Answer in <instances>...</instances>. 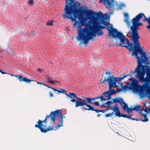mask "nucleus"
<instances>
[{"instance_id": "obj_1", "label": "nucleus", "mask_w": 150, "mask_h": 150, "mask_svg": "<svg viewBox=\"0 0 150 150\" xmlns=\"http://www.w3.org/2000/svg\"><path fill=\"white\" fill-rule=\"evenodd\" d=\"M134 50L132 52V55L134 56L137 59L138 65L135 70H130L129 75L133 76L136 74V77L139 81L143 82L145 80L150 81V67L148 66V59L146 52L143 51L139 43H136Z\"/></svg>"}, {"instance_id": "obj_2", "label": "nucleus", "mask_w": 150, "mask_h": 150, "mask_svg": "<svg viewBox=\"0 0 150 150\" xmlns=\"http://www.w3.org/2000/svg\"><path fill=\"white\" fill-rule=\"evenodd\" d=\"M74 0H73L72 2H71L69 4L65 5L64 9V12L62 15L64 18L70 19L72 21L74 22V27H75L78 23L76 20V19L78 18L79 21V23L80 24V26H85L93 28H95L97 31L98 29H103L105 28L104 26L100 25V22H94L93 24V26L86 23V18L82 14H79V11L78 8L80 6V4L77 2H74Z\"/></svg>"}, {"instance_id": "obj_3", "label": "nucleus", "mask_w": 150, "mask_h": 150, "mask_svg": "<svg viewBox=\"0 0 150 150\" xmlns=\"http://www.w3.org/2000/svg\"><path fill=\"white\" fill-rule=\"evenodd\" d=\"M79 26L77 28L78 35L76 37L78 41H83V43L86 46L88 43L89 40H91L96 36V33L98 36L103 35H104L102 30L98 29L96 31L95 28H92L90 27H86L81 28L80 24L78 23Z\"/></svg>"}, {"instance_id": "obj_4", "label": "nucleus", "mask_w": 150, "mask_h": 150, "mask_svg": "<svg viewBox=\"0 0 150 150\" xmlns=\"http://www.w3.org/2000/svg\"><path fill=\"white\" fill-rule=\"evenodd\" d=\"M106 28L108 30L110 37L119 39L120 41V46L125 47L132 52L134 50L136 43L132 39V41L134 42L133 43H130L129 40L123 35L122 33L119 32L117 30L113 28L112 27H106Z\"/></svg>"}, {"instance_id": "obj_5", "label": "nucleus", "mask_w": 150, "mask_h": 150, "mask_svg": "<svg viewBox=\"0 0 150 150\" xmlns=\"http://www.w3.org/2000/svg\"><path fill=\"white\" fill-rule=\"evenodd\" d=\"M56 112H51L49 115L46 116L45 119L43 121L39 120L37 124L35 125V127L38 128L42 132L44 133L53 130L56 120V119H55L56 116Z\"/></svg>"}, {"instance_id": "obj_6", "label": "nucleus", "mask_w": 150, "mask_h": 150, "mask_svg": "<svg viewBox=\"0 0 150 150\" xmlns=\"http://www.w3.org/2000/svg\"><path fill=\"white\" fill-rule=\"evenodd\" d=\"M123 74L124 76L122 78L115 77L113 75L109 76L107 78L105 77L104 80H103L102 79L100 80V82L103 83L105 82H107L110 91L112 90L113 92H114L115 91L114 90V88L115 87H117L116 83L117 81H120L124 78L128 76L130 77L132 76H131V75H129V74L127 75H125L124 73H123Z\"/></svg>"}, {"instance_id": "obj_7", "label": "nucleus", "mask_w": 150, "mask_h": 150, "mask_svg": "<svg viewBox=\"0 0 150 150\" xmlns=\"http://www.w3.org/2000/svg\"><path fill=\"white\" fill-rule=\"evenodd\" d=\"M87 18L91 20L93 24L94 22H99V19H105L103 13L101 12L95 13L89 10L88 9L84 10L83 11Z\"/></svg>"}, {"instance_id": "obj_8", "label": "nucleus", "mask_w": 150, "mask_h": 150, "mask_svg": "<svg viewBox=\"0 0 150 150\" xmlns=\"http://www.w3.org/2000/svg\"><path fill=\"white\" fill-rule=\"evenodd\" d=\"M139 21H132L133 25L131 27V32L130 31H129L131 38L135 43H139V39L140 38L137 32V27L139 26L143 25L142 23Z\"/></svg>"}, {"instance_id": "obj_9", "label": "nucleus", "mask_w": 150, "mask_h": 150, "mask_svg": "<svg viewBox=\"0 0 150 150\" xmlns=\"http://www.w3.org/2000/svg\"><path fill=\"white\" fill-rule=\"evenodd\" d=\"M81 97L83 98V100L82 101H77L76 106H80L81 107L86 106L88 107V108H85V110H91L89 109L90 107V106L92 107L91 105H88V103L93 104L92 102V101L94 100H96L98 99L99 98L100 96H98V97L96 98H89L88 97H86L84 96H82Z\"/></svg>"}, {"instance_id": "obj_10", "label": "nucleus", "mask_w": 150, "mask_h": 150, "mask_svg": "<svg viewBox=\"0 0 150 150\" xmlns=\"http://www.w3.org/2000/svg\"><path fill=\"white\" fill-rule=\"evenodd\" d=\"M145 82L144 84L142 86H140V93L141 94L145 95V91H146L147 94L149 95V98L150 100V81L145 80L143 81Z\"/></svg>"}, {"instance_id": "obj_11", "label": "nucleus", "mask_w": 150, "mask_h": 150, "mask_svg": "<svg viewBox=\"0 0 150 150\" xmlns=\"http://www.w3.org/2000/svg\"><path fill=\"white\" fill-rule=\"evenodd\" d=\"M143 16H144L145 18L144 19V21H146L149 24L147 26L146 28L147 29H149L150 31V17L148 18H147L143 13H141L134 17L132 19V21H139L140 19L142 18Z\"/></svg>"}, {"instance_id": "obj_12", "label": "nucleus", "mask_w": 150, "mask_h": 150, "mask_svg": "<svg viewBox=\"0 0 150 150\" xmlns=\"http://www.w3.org/2000/svg\"><path fill=\"white\" fill-rule=\"evenodd\" d=\"M67 96H68L69 97L71 98V101L73 103H75V107L77 108L79 107L80 106H76V104L77 103V101H82L83 100V98H79L77 96V95L73 93H69V95L66 93L64 92Z\"/></svg>"}, {"instance_id": "obj_13", "label": "nucleus", "mask_w": 150, "mask_h": 150, "mask_svg": "<svg viewBox=\"0 0 150 150\" xmlns=\"http://www.w3.org/2000/svg\"><path fill=\"white\" fill-rule=\"evenodd\" d=\"M103 2H104V5L110 11L113 10L114 7V0H100V3H102Z\"/></svg>"}, {"instance_id": "obj_14", "label": "nucleus", "mask_w": 150, "mask_h": 150, "mask_svg": "<svg viewBox=\"0 0 150 150\" xmlns=\"http://www.w3.org/2000/svg\"><path fill=\"white\" fill-rule=\"evenodd\" d=\"M130 80L131 81V86L132 88L134 89H136L137 87L139 86V94L141 96H144V94H141L140 92L141 88L140 86H140L138 84V81L137 80L134 78H131L130 79Z\"/></svg>"}, {"instance_id": "obj_15", "label": "nucleus", "mask_w": 150, "mask_h": 150, "mask_svg": "<svg viewBox=\"0 0 150 150\" xmlns=\"http://www.w3.org/2000/svg\"><path fill=\"white\" fill-rule=\"evenodd\" d=\"M12 76H15L16 77H17V79H19V81L21 82L24 81L26 83H30L31 81H35L28 79L26 77H23L21 75H15L13 74L11 75Z\"/></svg>"}, {"instance_id": "obj_16", "label": "nucleus", "mask_w": 150, "mask_h": 150, "mask_svg": "<svg viewBox=\"0 0 150 150\" xmlns=\"http://www.w3.org/2000/svg\"><path fill=\"white\" fill-rule=\"evenodd\" d=\"M116 92L115 91H114V92H113L112 91L110 90V89H109V90L108 91L103 93V95L105 97H106V100H108L110 99L111 98V96L114 94H115Z\"/></svg>"}, {"instance_id": "obj_17", "label": "nucleus", "mask_w": 150, "mask_h": 150, "mask_svg": "<svg viewBox=\"0 0 150 150\" xmlns=\"http://www.w3.org/2000/svg\"><path fill=\"white\" fill-rule=\"evenodd\" d=\"M124 111H126L128 113H132L133 111L132 107L129 108L127 104L126 103H124V105H123L122 108Z\"/></svg>"}, {"instance_id": "obj_18", "label": "nucleus", "mask_w": 150, "mask_h": 150, "mask_svg": "<svg viewBox=\"0 0 150 150\" xmlns=\"http://www.w3.org/2000/svg\"><path fill=\"white\" fill-rule=\"evenodd\" d=\"M139 113L143 117H142V118L140 120H139L143 122H147L149 120L148 118L147 117V115L146 114L143 113L142 110L140 111Z\"/></svg>"}, {"instance_id": "obj_19", "label": "nucleus", "mask_w": 150, "mask_h": 150, "mask_svg": "<svg viewBox=\"0 0 150 150\" xmlns=\"http://www.w3.org/2000/svg\"><path fill=\"white\" fill-rule=\"evenodd\" d=\"M43 85L49 88H51V89H52L55 92L57 91L58 92V93H57V94H59L60 93H64V92H67V91H65L64 90L62 89L61 88H59V89L61 91H59L57 89H56L54 88L51 87H50L48 86H47L46 85H45L44 84H43Z\"/></svg>"}, {"instance_id": "obj_20", "label": "nucleus", "mask_w": 150, "mask_h": 150, "mask_svg": "<svg viewBox=\"0 0 150 150\" xmlns=\"http://www.w3.org/2000/svg\"><path fill=\"white\" fill-rule=\"evenodd\" d=\"M55 111H56V112H55V113H56V116L55 117V119H56V117H58L59 115L61 116V117H62L63 118L65 117L63 115L62 113L61 110H56Z\"/></svg>"}, {"instance_id": "obj_21", "label": "nucleus", "mask_w": 150, "mask_h": 150, "mask_svg": "<svg viewBox=\"0 0 150 150\" xmlns=\"http://www.w3.org/2000/svg\"><path fill=\"white\" fill-rule=\"evenodd\" d=\"M141 106L139 105H136L134 106L133 107H132L133 111L135 110L136 112L139 111V109L141 108Z\"/></svg>"}, {"instance_id": "obj_22", "label": "nucleus", "mask_w": 150, "mask_h": 150, "mask_svg": "<svg viewBox=\"0 0 150 150\" xmlns=\"http://www.w3.org/2000/svg\"><path fill=\"white\" fill-rule=\"evenodd\" d=\"M47 80L49 83L52 84H54L57 82V81L56 80H51V78L49 76L47 77Z\"/></svg>"}, {"instance_id": "obj_23", "label": "nucleus", "mask_w": 150, "mask_h": 150, "mask_svg": "<svg viewBox=\"0 0 150 150\" xmlns=\"http://www.w3.org/2000/svg\"><path fill=\"white\" fill-rule=\"evenodd\" d=\"M90 108L89 109L91 110V111H95L97 113H98L99 112H102L103 113H104L105 112V111L104 110H96L94 109L93 107L90 106Z\"/></svg>"}, {"instance_id": "obj_24", "label": "nucleus", "mask_w": 150, "mask_h": 150, "mask_svg": "<svg viewBox=\"0 0 150 150\" xmlns=\"http://www.w3.org/2000/svg\"><path fill=\"white\" fill-rule=\"evenodd\" d=\"M63 121V117H61V120L60 121V124H59L57 126V129H58L61 126H63V125L62 124Z\"/></svg>"}, {"instance_id": "obj_25", "label": "nucleus", "mask_w": 150, "mask_h": 150, "mask_svg": "<svg viewBox=\"0 0 150 150\" xmlns=\"http://www.w3.org/2000/svg\"><path fill=\"white\" fill-rule=\"evenodd\" d=\"M112 110H113V112H116L119 110V109L117 107V104H116L114 106L113 108L111 109Z\"/></svg>"}, {"instance_id": "obj_26", "label": "nucleus", "mask_w": 150, "mask_h": 150, "mask_svg": "<svg viewBox=\"0 0 150 150\" xmlns=\"http://www.w3.org/2000/svg\"><path fill=\"white\" fill-rule=\"evenodd\" d=\"M119 101H118V102L121 105L122 107V106L123 105H122V104L124 105V103H125L123 100V99L121 98H118V100Z\"/></svg>"}, {"instance_id": "obj_27", "label": "nucleus", "mask_w": 150, "mask_h": 150, "mask_svg": "<svg viewBox=\"0 0 150 150\" xmlns=\"http://www.w3.org/2000/svg\"><path fill=\"white\" fill-rule=\"evenodd\" d=\"M112 103L111 101H108L107 102L105 103V105L106 107L110 106Z\"/></svg>"}, {"instance_id": "obj_28", "label": "nucleus", "mask_w": 150, "mask_h": 150, "mask_svg": "<svg viewBox=\"0 0 150 150\" xmlns=\"http://www.w3.org/2000/svg\"><path fill=\"white\" fill-rule=\"evenodd\" d=\"M116 114V116H118L119 117H121V114L120 111L118 110V111H117L115 112Z\"/></svg>"}, {"instance_id": "obj_29", "label": "nucleus", "mask_w": 150, "mask_h": 150, "mask_svg": "<svg viewBox=\"0 0 150 150\" xmlns=\"http://www.w3.org/2000/svg\"><path fill=\"white\" fill-rule=\"evenodd\" d=\"M113 113H114V112H112L111 113L106 114L105 115V117H111L112 116Z\"/></svg>"}, {"instance_id": "obj_30", "label": "nucleus", "mask_w": 150, "mask_h": 150, "mask_svg": "<svg viewBox=\"0 0 150 150\" xmlns=\"http://www.w3.org/2000/svg\"><path fill=\"white\" fill-rule=\"evenodd\" d=\"M34 0H28V4L30 6H33V4Z\"/></svg>"}, {"instance_id": "obj_31", "label": "nucleus", "mask_w": 150, "mask_h": 150, "mask_svg": "<svg viewBox=\"0 0 150 150\" xmlns=\"http://www.w3.org/2000/svg\"><path fill=\"white\" fill-rule=\"evenodd\" d=\"M127 118L128 119L132 120H136L137 121H139V120L138 119H136L134 118H132L131 117V116L130 115H127Z\"/></svg>"}, {"instance_id": "obj_32", "label": "nucleus", "mask_w": 150, "mask_h": 150, "mask_svg": "<svg viewBox=\"0 0 150 150\" xmlns=\"http://www.w3.org/2000/svg\"><path fill=\"white\" fill-rule=\"evenodd\" d=\"M53 21H49L47 22V25L48 26L52 25Z\"/></svg>"}, {"instance_id": "obj_33", "label": "nucleus", "mask_w": 150, "mask_h": 150, "mask_svg": "<svg viewBox=\"0 0 150 150\" xmlns=\"http://www.w3.org/2000/svg\"><path fill=\"white\" fill-rule=\"evenodd\" d=\"M146 114H150V107L148 108L147 107H146Z\"/></svg>"}, {"instance_id": "obj_34", "label": "nucleus", "mask_w": 150, "mask_h": 150, "mask_svg": "<svg viewBox=\"0 0 150 150\" xmlns=\"http://www.w3.org/2000/svg\"><path fill=\"white\" fill-rule=\"evenodd\" d=\"M66 1L65 3V5L69 4V3H70L71 2H73V0H65Z\"/></svg>"}, {"instance_id": "obj_35", "label": "nucleus", "mask_w": 150, "mask_h": 150, "mask_svg": "<svg viewBox=\"0 0 150 150\" xmlns=\"http://www.w3.org/2000/svg\"><path fill=\"white\" fill-rule=\"evenodd\" d=\"M125 21L128 25H129L130 22L129 21L128 18H126L125 19Z\"/></svg>"}, {"instance_id": "obj_36", "label": "nucleus", "mask_w": 150, "mask_h": 150, "mask_svg": "<svg viewBox=\"0 0 150 150\" xmlns=\"http://www.w3.org/2000/svg\"><path fill=\"white\" fill-rule=\"evenodd\" d=\"M92 104L98 106H100V105H99V103L98 102H96L94 103H93V104Z\"/></svg>"}, {"instance_id": "obj_37", "label": "nucleus", "mask_w": 150, "mask_h": 150, "mask_svg": "<svg viewBox=\"0 0 150 150\" xmlns=\"http://www.w3.org/2000/svg\"><path fill=\"white\" fill-rule=\"evenodd\" d=\"M103 25H107L108 24H109V22L106 21H103Z\"/></svg>"}, {"instance_id": "obj_38", "label": "nucleus", "mask_w": 150, "mask_h": 150, "mask_svg": "<svg viewBox=\"0 0 150 150\" xmlns=\"http://www.w3.org/2000/svg\"><path fill=\"white\" fill-rule=\"evenodd\" d=\"M100 96L99 98H100L101 100V101H105V100H106V99L104 98L102 96Z\"/></svg>"}, {"instance_id": "obj_39", "label": "nucleus", "mask_w": 150, "mask_h": 150, "mask_svg": "<svg viewBox=\"0 0 150 150\" xmlns=\"http://www.w3.org/2000/svg\"><path fill=\"white\" fill-rule=\"evenodd\" d=\"M121 117H123L124 118H127V115L122 114Z\"/></svg>"}, {"instance_id": "obj_40", "label": "nucleus", "mask_w": 150, "mask_h": 150, "mask_svg": "<svg viewBox=\"0 0 150 150\" xmlns=\"http://www.w3.org/2000/svg\"><path fill=\"white\" fill-rule=\"evenodd\" d=\"M118 100V98H116L115 99H114L113 100V102L114 103H117L118 102V101H119Z\"/></svg>"}, {"instance_id": "obj_41", "label": "nucleus", "mask_w": 150, "mask_h": 150, "mask_svg": "<svg viewBox=\"0 0 150 150\" xmlns=\"http://www.w3.org/2000/svg\"><path fill=\"white\" fill-rule=\"evenodd\" d=\"M125 6V5L124 4H120V8Z\"/></svg>"}, {"instance_id": "obj_42", "label": "nucleus", "mask_w": 150, "mask_h": 150, "mask_svg": "<svg viewBox=\"0 0 150 150\" xmlns=\"http://www.w3.org/2000/svg\"><path fill=\"white\" fill-rule=\"evenodd\" d=\"M122 89L121 88H117V91H115V92H116V93L117 92H119Z\"/></svg>"}, {"instance_id": "obj_43", "label": "nucleus", "mask_w": 150, "mask_h": 150, "mask_svg": "<svg viewBox=\"0 0 150 150\" xmlns=\"http://www.w3.org/2000/svg\"><path fill=\"white\" fill-rule=\"evenodd\" d=\"M125 16L126 18H129V15L127 13H125Z\"/></svg>"}, {"instance_id": "obj_44", "label": "nucleus", "mask_w": 150, "mask_h": 150, "mask_svg": "<svg viewBox=\"0 0 150 150\" xmlns=\"http://www.w3.org/2000/svg\"><path fill=\"white\" fill-rule=\"evenodd\" d=\"M0 72L2 74H7V73L6 72H4L2 71L0 69Z\"/></svg>"}, {"instance_id": "obj_45", "label": "nucleus", "mask_w": 150, "mask_h": 150, "mask_svg": "<svg viewBox=\"0 0 150 150\" xmlns=\"http://www.w3.org/2000/svg\"><path fill=\"white\" fill-rule=\"evenodd\" d=\"M50 96L51 97H53V94L51 92H50Z\"/></svg>"}, {"instance_id": "obj_46", "label": "nucleus", "mask_w": 150, "mask_h": 150, "mask_svg": "<svg viewBox=\"0 0 150 150\" xmlns=\"http://www.w3.org/2000/svg\"><path fill=\"white\" fill-rule=\"evenodd\" d=\"M147 101H145L143 103V107H144L146 106V103H147Z\"/></svg>"}, {"instance_id": "obj_47", "label": "nucleus", "mask_w": 150, "mask_h": 150, "mask_svg": "<svg viewBox=\"0 0 150 150\" xmlns=\"http://www.w3.org/2000/svg\"><path fill=\"white\" fill-rule=\"evenodd\" d=\"M105 73L106 75H107L108 74L110 75L111 74V72L110 71L106 72Z\"/></svg>"}, {"instance_id": "obj_48", "label": "nucleus", "mask_w": 150, "mask_h": 150, "mask_svg": "<svg viewBox=\"0 0 150 150\" xmlns=\"http://www.w3.org/2000/svg\"><path fill=\"white\" fill-rule=\"evenodd\" d=\"M100 106L101 107H106L105 105V103L102 104L101 105H100Z\"/></svg>"}, {"instance_id": "obj_49", "label": "nucleus", "mask_w": 150, "mask_h": 150, "mask_svg": "<svg viewBox=\"0 0 150 150\" xmlns=\"http://www.w3.org/2000/svg\"><path fill=\"white\" fill-rule=\"evenodd\" d=\"M142 110V112L143 111H144L145 112H146V109H144L143 108L142 109V110Z\"/></svg>"}, {"instance_id": "obj_50", "label": "nucleus", "mask_w": 150, "mask_h": 150, "mask_svg": "<svg viewBox=\"0 0 150 150\" xmlns=\"http://www.w3.org/2000/svg\"><path fill=\"white\" fill-rule=\"evenodd\" d=\"M37 83H38V84H42V85H43V84H42V83H40V82H37Z\"/></svg>"}, {"instance_id": "obj_51", "label": "nucleus", "mask_w": 150, "mask_h": 150, "mask_svg": "<svg viewBox=\"0 0 150 150\" xmlns=\"http://www.w3.org/2000/svg\"><path fill=\"white\" fill-rule=\"evenodd\" d=\"M100 115H101V114H98V115H97V117H100Z\"/></svg>"}]
</instances>
